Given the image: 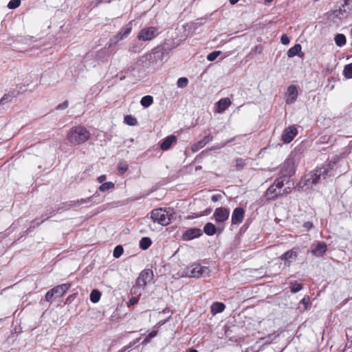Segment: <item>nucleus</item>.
I'll list each match as a JSON object with an SVG mask.
<instances>
[{
    "label": "nucleus",
    "instance_id": "nucleus-1",
    "mask_svg": "<svg viewBox=\"0 0 352 352\" xmlns=\"http://www.w3.org/2000/svg\"><path fill=\"white\" fill-rule=\"evenodd\" d=\"M337 168L338 166L336 162H327L322 166L317 168L314 171L305 175L300 179L299 185L302 188H311L321 179L334 176Z\"/></svg>",
    "mask_w": 352,
    "mask_h": 352
},
{
    "label": "nucleus",
    "instance_id": "nucleus-2",
    "mask_svg": "<svg viewBox=\"0 0 352 352\" xmlns=\"http://www.w3.org/2000/svg\"><path fill=\"white\" fill-rule=\"evenodd\" d=\"M300 155L296 152H292L285 161L280 166V175L287 182L296 171V167L300 162Z\"/></svg>",
    "mask_w": 352,
    "mask_h": 352
},
{
    "label": "nucleus",
    "instance_id": "nucleus-3",
    "mask_svg": "<svg viewBox=\"0 0 352 352\" xmlns=\"http://www.w3.org/2000/svg\"><path fill=\"white\" fill-rule=\"evenodd\" d=\"M90 132L80 125L71 128L67 135V139L72 145H80L87 142L90 138Z\"/></svg>",
    "mask_w": 352,
    "mask_h": 352
},
{
    "label": "nucleus",
    "instance_id": "nucleus-4",
    "mask_svg": "<svg viewBox=\"0 0 352 352\" xmlns=\"http://www.w3.org/2000/svg\"><path fill=\"white\" fill-rule=\"evenodd\" d=\"M285 182H286L284 181V178L283 177H278L276 178L265 192L267 199H275L279 196L290 193L291 190L289 187L282 189Z\"/></svg>",
    "mask_w": 352,
    "mask_h": 352
},
{
    "label": "nucleus",
    "instance_id": "nucleus-5",
    "mask_svg": "<svg viewBox=\"0 0 352 352\" xmlns=\"http://www.w3.org/2000/svg\"><path fill=\"white\" fill-rule=\"evenodd\" d=\"M173 218V214L170 209L156 208L151 212V219L153 223H157L162 226L170 224Z\"/></svg>",
    "mask_w": 352,
    "mask_h": 352
},
{
    "label": "nucleus",
    "instance_id": "nucleus-6",
    "mask_svg": "<svg viewBox=\"0 0 352 352\" xmlns=\"http://www.w3.org/2000/svg\"><path fill=\"white\" fill-rule=\"evenodd\" d=\"M352 14V0H344L342 8L333 12V19L339 21L346 19Z\"/></svg>",
    "mask_w": 352,
    "mask_h": 352
},
{
    "label": "nucleus",
    "instance_id": "nucleus-7",
    "mask_svg": "<svg viewBox=\"0 0 352 352\" xmlns=\"http://www.w3.org/2000/svg\"><path fill=\"white\" fill-rule=\"evenodd\" d=\"M159 34V28L157 27H144L138 32L137 39L144 42L151 41L156 38Z\"/></svg>",
    "mask_w": 352,
    "mask_h": 352
},
{
    "label": "nucleus",
    "instance_id": "nucleus-8",
    "mask_svg": "<svg viewBox=\"0 0 352 352\" xmlns=\"http://www.w3.org/2000/svg\"><path fill=\"white\" fill-rule=\"evenodd\" d=\"M210 270L208 267L201 266L200 264L194 263L188 268V274L190 277L199 278L200 276H208Z\"/></svg>",
    "mask_w": 352,
    "mask_h": 352
},
{
    "label": "nucleus",
    "instance_id": "nucleus-9",
    "mask_svg": "<svg viewBox=\"0 0 352 352\" xmlns=\"http://www.w3.org/2000/svg\"><path fill=\"white\" fill-rule=\"evenodd\" d=\"M164 52L165 50L162 46H157L146 55V60L151 64H157V63L162 61Z\"/></svg>",
    "mask_w": 352,
    "mask_h": 352
},
{
    "label": "nucleus",
    "instance_id": "nucleus-10",
    "mask_svg": "<svg viewBox=\"0 0 352 352\" xmlns=\"http://www.w3.org/2000/svg\"><path fill=\"white\" fill-rule=\"evenodd\" d=\"M230 216V210L228 208L219 207L215 209L213 217L215 221L219 224L226 221Z\"/></svg>",
    "mask_w": 352,
    "mask_h": 352
},
{
    "label": "nucleus",
    "instance_id": "nucleus-11",
    "mask_svg": "<svg viewBox=\"0 0 352 352\" xmlns=\"http://www.w3.org/2000/svg\"><path fill=\"white\" fill-rule=\"evenodd\" d=\"M298 134V130L295 126H289L283 131L281 139L285 144L290 143Z\"/></svg>",
    "mask_w": 352,
    "mask_h": 352
},
{
    "label": "nucleus",
    "instance_id": "nucleus-12",
    "mask_svg": "<svg viewBox=\"0 0 352 352\" xmlns=\"http://www.w3.org/2000/svg\"><path fill=\"white\" fill-rule=\"evenodd\" d=\"M153 274L149 270H143L138 277L136 281V286L138 287H142L146 285V284L152 280Z\"/></svg>",
    "mask_w": 352,
    "mask_h": 352
},
{
    "label": "nucleus",
    "instance_id": "nucleus-13",
    "mask_svg": "<svg viewBox=\"0 0 352 352\" xmlns=\"http://www.w3.org/2000/svg\"><path fill=\"white\" fill-rule=\"evenodd\" d=\"M298 89L296 86L290 85L287 87V90L285 93V102L287 104H292L294 103L298 98Z\"/></svg>",
    "mask_w": 352,
    "mask_h": 352
},
{
    "label": "nucleus",
    "instance_id": "nucleus-14",
    "mask_svg": "<svg viewBox=\"0 0 352 352\" xmlns=\"http://www.w3.org/2000/svg\"><path fill=\"white\" fill-rule=\"evenodd\" d=\"M203 234V231L197 228H190L186 230L182 235V239L184 241L192 240L195 238L199 237Z\"/></svg>",
    "mask_w": 352,
    "mask_h": 352
},
{
    "label": "nucleus",
    "instance_id": "nucleus-15",
    "mask_svg": "<svg viewBox=\"0 0 352 352\" xmlns=\"http://www.w3.org/2000/svg\"><path fill=\"white\" fill-rule=\"evenodd\" d=\"M327 250L324 242H318L316 245H311V252L316 256L320 257L324 255Z\"/></svg>",
    "mask_w": 352,
    "mask_h": 352
},
{
    "label": "nucleus",
    "instance_id": "nucleus-16",
    "mask_svg": "<svg viewBox=\"0 0 352 352\" xmlns=\"http://www.w3.org/2000/svg\"><path fill=\"white\" fill-rule=\"evenodd\" d=\"M245 211L241 208H236L232 214V224L237 225L241 223L244 218Z\"/></svg>",
    "mask_w": 352,
    "mask_h": 352
},
{
    "label": "nucleus",
    "instance_id": "nucleus-17",
    "mask_svg": "<svg viewBox=\"0 0 352 352\" xmlns=\"http://www.w3.org/2000/svg\"><path fill=\"white\" fill-rule=\"evenodd\" d=\"M70 284H62L54 287L51 289V292L53 294L54 298H58L63 296L66 292L69 289Z\"/></svg>",
    "mask_w": 352,
    "mask_h": 352
},
{
    "label": "nucleus",
    "instance_id": "nucleus-18",
    "mask_svg": "<svg viewBox=\"0 0 352 352\" xmlns=\"http://www.w3.org/2000/svg\"><path fill=\"white\" fill-rule=\"evenodd\" d=\"M297 256L298 252L293 248L284 253L281 256V259L285 261V263L289 266L290 263L297 258Z\"/></svg>",
    "mask_w": 352,
    "mask_h": 352
},
{
    "label": "nucleus",
    "instance_id": "nucleus-19",
    "mask_svg": "<svg viewBox=\"0 0 352 352\" xmlns=\"http://www.w3.org/2000/svg\"><path fill=\"white\" fill-rule=\"evenodd\" d=\"M132 30V21L129 22L126 25H125L121 30L119 31L118 34L116 36L117 41H120L122 40L124 38H126Z\"/></svg>",
    "mask_w": 352,
    "mask_h": 352
},
{
    "label": "nucleus",
    "instance_id": "nucleus-20",
    "mask_svg": "<svg viewBox=\"0 0 352 352\" xmlns=\"http://www.w3.org/2000/svg\"><path fill=\"white\" fill-rule=\"evenodd\" d=\"M231 103V100L228 98H221L217 102V111L219 113H223L230 106Z\"/></svg>",
    "mask_w": 352,
    "mask_h": 352
},
{
    "label": "nucleus",
    "instance_id": "nucleus-21",
    "mask_svg": "<svg viewBox=\"0 0 352 352\" xmlns=\"http://www.w3.org/2000/svg\"><path fill=\"white\" fill-rule=\"evenodd\" d=\"M177 139L176 137L174 135H170L166 137L163 142H162L160 145V148L163 151H166L169 149L171 146V145L176 142Z\"/></svg>",
    "mask_w": 352,
    "mask_h": 352
},
{
    "label": "nucleus",
    "instance_id": "nucleus-22",
    "mask_svg": "<svg viewBox=\"0 0 352 352\" xmlns=\"http://www.w3.org/2000/svg\"><path fill=\"white\" fill-rule=\"evenodd\" d=\"M217 229L212 223H207L204 227V232L208 236H212L217 233Z\"/></svg>",
    "mask_w": 352,
    "mask_h": 352
},
{
    "label": "nucleus",
    "instance_id": "nucleus-23",
    "mask_svg": "<svg viewBox=\"0 0 352 352\" xmlns=\"http://www.w3.org/2000/svg\"><path fill=\"white\" fill-rule=\"evenodd\" d=\"M226 306L223 303L219 302H213L211 306V312L213 314L221 313L224 311Z\"/></svg>",
    "mask_w": 352,
    "mask_h": 352
},
{
    "label": "nucleus",
    "instance_id": "nucleus-24",
    "mask_svg": "<svg viewBox=\"0 0 352 352\" xmlns=\"http://www.w3.org/2000/svg\"><path fill=\"white\" fill-rule=\"evenodd\" d=\"M302 47L300 44H296L294 46L291 47L287 52V56L289 58L294 57L296 55H300L301 52Z\"/></svg>",
    "mask_w": 352,
    "mask_h": 352
},
{
    "label": "nucleus",
    "instance_id": "nucleus-25",
    "mask_svg": "<svg viewBox=\"0 0 352 352\" xmlns=\"http://www.w3.org/2000/svg\"><path fill=\"white\" fill-rule=\"evenodd\" d=\"M153 103V98L151 96L147 95L142 98L140 100L141 105L144 107L147 108L150 107Z\"/></svg>",
    "mask_w": 352,
    "mask_h": 352
},
{
    "label": "nucleus",
    "instance_id": "nucleus-26",
    "mask_svg": "<svg viewBox=\"0 0 352 352\" xmlns=\"http://www.w3.org/2000/svg\"><path fill=\"white\" fill-rule=\"evenodd\" d=\"M334 41L338 47H342L346 44V36L342 34H337L335 36Z\"/></svg>",
    "mask_w": 352,
    "mask_h": 352
},
{
    "label": "nucleus",
    "instance_id": "nucleus-27",
    "mask_svg": "<svg viewBox=\"0 0 352 352\" xmlns=\"http://www.w3.org/2000/svg\"><path fill=\"white\" fill-rule=\"evenodd\" d=\"M151 239L148 237H143L140 241V247L142 250H146L151 245Z\"/></svg>",
    "mask_w": 352,
    "mask_h": 352
},
{
    "label": "nucleus",
    "instance_id": "nucleus-28",
    "mask_svg": "<svg viewBox=\"0 0 352 352\" xmlns=\"http://www.w3.org/2000/svg\"><path fill=\"white\" fill-rule=\"evenodd\" d=\"M101 297V293L98 289H94L90 294V300L93 303L98 302Z\"/></svg>",
    "mask_w": 352,
    "mask_h": 352
},
{
    "label": "nucleus",
    "instance_id": "nucleus-29",
    "mask_svg": "<svg viewBox=\"0 0 352 352\" xmlns=\"http://www.w3.org/2000/svg\"><path fill=\"white\" fill-rule=\"evenodd\" d=\"M91 197H88L86 199H77L76 201H71L69 202V206H79L80 204H87L91 201Z\"/></svg>",
    "mask_w": 352,
    "mask_h": 352
},
{
    "label": "nucleus",
    "instance_id": "nucleus-30",
    "mask_svg": "<svg viewBox=\"0 0 352 352\" xmlns=\"http://www.w3.org/2000/svg\"><path fill=\"white\" fill-rule=\"evenodd\" d=\"M290 289L292 293H297L300 292L302 289V285L300 283H297L296 281L290 283Z\"/></svg>",
    "mask_w": 352,
    "mask_h": 352
},
{
    "label": "nucleus",
    "instance_id": "nucleus-31",
    "mask_svg": "<svg viewBox=\"0 0 352 352\" xmlns=\"http://www.w3.org/2000/svg\"><path fill=\"white\" fill-rule=\"evenodd\" d=\"M343 74L346 78H352V63L346 65L344 66Z\"/></svg>",
    "mask_w": 352,
    "mask_h": 352
},
{
    "label": "nucleus",
    "instance_id": "nucleus-32",
    "mask_svg": "<svg viewBox=\"0 0 352 352\" xmlns=\"http://www.w3.org/2000/svg\"><path fill=\"white\" fill-rule=\"evenodd\" d=\"M124 122L129 126H135L138 124L137 119L131 115L124 117Z\"/></svg>",
    "mask_w": 352,
    "mask_h": 352
},
{
    "label": "nucleus",
    "instance_id": "nucleus-33",
    "mask_svg": "<svg viewBox=\"0 0 352 352\" xmlns=\"http://www.w3.org/2000/svg\"><path fill=\"white\" fill-rule=\"evenodd\" d=\"M114 188V184L109 182H104L102 184V185L99 187V190L100 191L104 192L107 190H109L110 189H112Z\"/></svg>",
    "mask_w": 352,
    "mask_h": 352
},
{
    "label": "nucleus",
    "instance_id": "nucleus-34",
    "mask_svg": "<svg viewBox=\"0 0 352 352\" xmlns=\"http://www.w3.org/2000/svg\"><path fill=\"white\" fill-rule=\"evenodd\" d=\"M141 50V47L136 42L131 43L129 47V51L130 52L140 53Z\"/></svg>",
    "mask_w": 352,
    "mask_h": 352
},
{
    "label": "nucleus",
    "instance_id": "nucleus-35",
    "mask_svg": "<svg viewBox=\"0 0 352 352\" xmlns=\"http://www.w3.org/2000/svg\"><path fill=\"white\" fill-rule=\"evenodd\" d=\"M188 84V80L186 77L179 78L177 82V85L179 88H184L187 87Z\"/></svg>",
    "mask_w": 352,
    "mask_h": 352
},
{
    "label": "nucleus",
    "instance_id": "nucleus-36",
    "mask_svg": "<svg viewBox=\"0 0 352 352\" xmlns=\"http://www.w3.org/2000/svg\"><path fill=\"white\" fill-rule=\"evenodd\" d=\"M205 146H206V144H204L203 140H201L198 141L197 142L195 143L194 144H192L191 149L193 152H197Z\"/></svg>",
    "mask_w": 352,
    "mask_h": 352
},
{
    "label": "nucleus",
    "instance_id": "nucleus-37",
    "mask_svg": "<svg viewBox=\"0 0 352 352\" xmlns=\"http://www.w3.org/2000/svg\"><path fill=\"white\" fill-rule=\"evenodd\" d=\"M123 248L121 245H117L113 250V256L116 258L121 256L123 254Z\"/></svg>",
    "mask_w": 352,
    "mask_h": 352
},
{
    "label": "nucleus",
    "instance_id": "nucleus-38",
    "mask_svg": "<svg viewBox=\"0 0 352 352\" xmlns=\"http://www.w3.org/2000/svg\"><path fill=\"white\" fill-rule=\"evenodd\" d=\"M278 336V334L271 333L269 334L267 337L262 338L265 344L271 343L274 340H275Z\"/></svg>",
    "mask_w": 352,
    "mask_h": 352
},
{
    "label": "nucleus",
    "instance_id": "nucleus-39",
    "mask_svg": "<svg viewBox=\"0 0 352 352\" xmlns=\"http://www.w3.org/2000/svg\"><path fill=\"white\" fill-rule=\"evenodd\" d=\"M21 4V0H11L8 4V8L10 10L18 8Z\"/></svg>",
    "mask_w": 352,
    "mask_h": 352
},
{
    "label": "nucleus",
    "instance_id": "nucleus-40",
    "mask_svg": "<svg viewBox=\"0 0 352 352\" xmlns=\"http://www.w3.org/2000/svg\"><path fill=\"white\" fill-rule=\"evenodd\" d=\"M220 51H214L207 56V60L209 61H213L220 55Z\"/></svg>",
    "mask_w": 352,
    "mask_h": 352
},
{
    "label": "nucleus",
    "instance_id": "nucleus-41",
    "mask_svg": "<svg viewBox=\"0 0 352 352\" xmlns=\"http://www.w3.org/2000/svg\"><path fill=\"white\" fill-rule=\"evenodd\" d=\"M128 169V164L126 162H120L118 166V170L120 173H124Z\"/></svg>",
    "mask_w": 352,
    "mask_h": 352
},
{
    "label": "nucleus",
    "instance_id": "nucleus-42",
    "mask_svg": "<svg viewBox=\"0 0 352 352\" xmlns=\"http://www.w3.org/2000/svg\"><path fill=\"white\" fill-rule=\"evenodd\" d=\"M138 341V340L131 342L127 345L124 346L121 349H120L118 352H126L127 350L130 349L133 345H135Z\"/></svg>",
    "mask_w": 352,
    "mask_h": 352
},
{
    "label": "nucleus",
    "instance_id": "nucleus-43",
    "mask_svg": "<svg viewBox=\"0 0 352 352\" xmlns=\"http://www.w3.org/2000/svg\"><path fill=\"white\" fill-rule=\"evenodd\" d=\"M10 96L8 94H5L0 100V105H3L6 102H10Z\"/></svg>",
    "mask_w": 352,
    "mask_h": 352
},
{
    "label": "nucleus",
    "instance_id": "nucleus-44",
    "mask_svg": "<svg viewBox=\"0 0 352 352\" xmlns=\"http://www.w3.org/2000/svg\"><path fill=\"white\" fill-rule=\"evenodd\" d=\"M54 299V296L51 290H49L45 294V300L47 302H52Z\"/></svg>",
    "mask_w": 352,
    "mask_h": 352
},
{
    "label": "nucleus",
    "instance_id": "nucleus-45",
    "mask_svg": "<svg viewBox=\"0 0 352 352\" xmlns=\"http://www.w3.org/2000/svg\"><path fill=\"white\" fill-rule=\"evenodd\" d=\"M280 41L283 45H288L289 43V38L286 34H283L280 38Z\"/></svg>",
    "mask_w": 352,
    "mask_h": 352
},
{
    "label": "nucleus",
    "instance_id": "nucleus-46",
    "mask_svg": "<svg viewBox=\"0 0 352 352\" xmlns=\"http://www.w3.org/2000/svg\"><path fill=\"white\" fill-rule=\"evenodd\" d=\"M213 140V137L211 135H206L203 139V142H204V144L206 145L207 144L210 143V142H212Z\"/></svg>",
    "mask_w": 352,
    "mask_h": 352
},
{
    "label": "nucleus",
    "instance_id": "nucleus-47",
    "mask_svg": "<svg viewBox=\"0 0 352 352\" xmlns=\"http://www.w3.org/2000/svg\"><path fill=\"white\" fill-rule=\"evenodd\" d=\"M68 105H69V102L66 100V101L63 102V103L59 104L57 106L56 109H60V110L65 109L68 107Z\"/></svg>",
    "mask_w": 352,
    "mask_h": 352
},
{
    "label": "nucleus",
    "instance_id": "nucleus-48",
    "mask_svg": "<svg viewBox=\"0 0 352 352\" xmlns=\"http://www.w3.org/2000/svg\"><path fill=\"white\" fill-rule=\"evenodd\" d=\"M252 51L257 54H261L263 51V47L261 45H257L252 49Z\"/></svg>",
    "mask_w": 352,
    "mask_h": 352
},
{
    "label": "nucleus",
    "instance_id": "nucleus-49",
    "mask_svg": "<svg viewBox=\"0 0 352 352\" xmlns=\"http://www.w3.org/2000/svg\"><path fill=\"white\" fill-rule=\"evenodd\" d=\"M245 163L242 159H237L236 161V166L238 168H241L244 166Z\"/></svg>",
    "mask_w": 352,
    "mask_h": 352
},
{
    "label": "nucleus",
    "instance_id": "nucleus-50",
    "mask_svg": "<svg viewBox=\"0 0 352 352\" xmlns=\"http://www.w3.org/2000/svg\"><path fill=\"white\" fill-rule=\"evenodd\" d=\"M300 303L305 305V307L309 305V296H305L300 301Z\"/></svg>",
    "mask_w": 352,
    "mask_h": 352
},
{
    "label": "nucleus",
    "instance_id": "nucleus-51",
    "mask_svg": "<svg viewBox=\"0 0 352 352\" xmlns=\"http://www.w3.org/2000/svg\"><path fill=\"white\" fill-rule=\"evenodd\" d=\"M303 227L307 230H309L313 227V223L310 221L305 222L303 224Z\"/></svg>",
    "mask_w": 352,
    "mask_h": 352
},
{
    "label": "nucleus",
    "instance_id": "nucleus-52",
    "mask_svg": "<svg viewBox=\"0 0 352 352\" xmlns=\"http://www.w3.org/2000/svg\"><path fill=\"white\" fill-rule=\"evenodd\" d=\"M138 301H139V298H138V297H132L129 300V303L131 305H136L138 302Z\"/></svg>",
    "mask_w": 352,
    "mask_h": 352
},
{
    "label": "nucleus",
    "instance_id": "nucleus-53",
    "mask_svg": "<svg viewBox=\"0 0 352 352\" xmlns=\"http://www.w3.org/2000/svg\"><path fill=\"white\" fill-rule=\"evenodd\" d=\"M166 320H160L159 321L155 326H154V328L156 329V330H157L160 327H162V325H164L165 323H166Z\"/></svg>",
    "mask_w": 352,
    "mask_h": 352
},
{
    "label": "nucleus",
    "instance_id": "nucleus-54",
    "mask_svg": "<svg viewBox=\"0 0 352 352\" xmlns=\"http://www.w3.org/2000/svg\"><path fill=\"white\" fill-rule=\"evenodd\" d=\"M157 335V330H153L151 332H150L147 336L148 337V338H150L151 340L152 338H155Z\"/></svg>",
    "mask_w": 352,
    "mask_h": 352
},
{
    "label": "nucleus",
    "instance_id": "nucleus-55",
    "mask_svg": "<svg viewBox=\"0 0 352 352\" xmlns=\"http://www.w3.org/2000/svg\"><path fill=\"white\" fill-rule=\"evenodd\" d=\"M221 198V195H219V194H217V195H213L211 197V200L213 201V202H216L218 200H219Z\"/></svg>",
    "mask_w": 352,
    "mask_h": 352
},
{
    "label": "nucleus",
    "instance_id": "nucleus-56",
    "mask_svg": "<svg viewBox=\"0 0 352 352\" xmlns=\"http://www.w3.org/2000/svg\"><path fill=\"white\" fill-rule=\"evenodd\" d=\"M106 180V175H102L98 177V181L99 183H102Z\"/></svg>",
    "mask_w": 352,
    "mask_h": 352
},
{
    "label": "nucleus",
    "instance_id": "nucleus-57",
    "mask_svg": "<svg viewBox=\"0 0 352 352\" xmlns=\"http://www.w3.org/2000/svg\"><path fill=\"white\" fill-rule=\"evenodd\" d=\"M151 342V339L148 336L142 341V344L146 345Z\"/></svg>",
    "mask_w": 352,
    "mask_h": 352
},
{
    "label": "nucleus",
    "instance_id": "nucleus-58",
    "mask_svg": "<svg viewBox=\"0 0 352 352\" xmlns=\"http://www.w3.org/2000/svg\"><path fill=\"white\" fill-rule=\"evenodd\" d=\"M225 145H226V143L220 144H218V145L215 146L214 147V149H219V148H223V146H225Z\"/></svg>",
    "mask_w": 352,
    "mask_h": 352
},
{
    "label": "nucleus",
    "instance_id": "nucleus-59",
    "mask_svg": "<svg viewBox=\"0 0 352 352\" xmlns=\"http://www.w3.org/2000/svg\"><path fill=\"white\" fill-rule=\"evenodd\" d=\"M112 0H98V3H110Z\"/></svg>",
    "mask_w": 352,
    "mask_h": 352
},
{
    "label": "nucleus",
    "instance_id": "nucleus-60",
    "mask_svg": "<svg viewBox=\"0 0 352 352\" xmlns=\"http://www.w3.org/2000/svg\"><path fill=\"white\" fill-rule=\"evenodd\" d=\"M239 0H229L230 4L234 5L236 4Z\"/></svg>",
    "mask_w": 352,
    "mask_h": 352
},
{
    "label": "nucleus",
    "instance_id": "nucleus-61",
    "mask_svg": "<svg viewBox=\"0 0 352 352\" xmlns=\"http://www.w3.org/2000/svg\"><path fill=\"white\" fill-rule=\"evenodd\" d=\"M188 352H198V351L197 349H190Z\"/></svg>",
    "mask_w": 352,
    "mask_h": 352
},
{
    "label": "nucleus",
    "instance_id": "nucleus-62",
    "mask_svg": "<svg viewBox=\"0 0 352 352\" xmlns=\"http://www.w3.org/2000/svg\"><path fill=\"white\" fill-rule=\"evenodd\" d=\"M50 216H49V217H46L43 220H42V221H41V223H43L45 220L48 219L50 218Z\"/></svg>",
    "mask_w": 352,
    "mask_h": 352
},
{
    "label": "nucleus",
    "instance_id": "nucleus-63",
    "mask_svg": "<svg viewBox=\"0 0 352 352\" xmlns=\"http://www.w3.org/2000/svg\"><path fill=\"white\" fill-rule=\"evenodd\" d=\"M223 227H222L221 228H218V230H219V232H221L223 230Z\"/></svg>",
    "mask_w": 352,
    "mask_h": 352
},
{
    "label": "nucleus",
    "instance_id": "nucleus-64",
    "mask_svg": "<svg viewBox=\"0 0 352 352\" xmlns=\"http://www.w3.org/2000/svg\"><path fill=\"white\" fill-rule=\"evenodd\" d=\"M40 223H38H38H36V226H38V225H40Z\"/></svg>",
    "mask_w": 352,
    "mask_h": 352
}]
</instances>
